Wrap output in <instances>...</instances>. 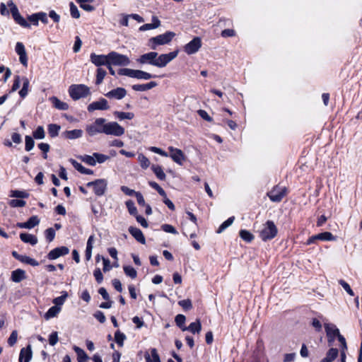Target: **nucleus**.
Returning <instances> with one entry per match:
<instances>
[{"mask_svg": "<svg viewBox=\"0 0 362 362\" xmlns=\"http://www.w3.org/2000/svg\"><path fill=\"white\" fill-rule=\"evenodd\" d=\"M138 158L142 168L146 169L147 168L149 167L150 161L147 157H146L143 154H139Z\"/></svg>", "mask_w": 362, "mask_h": 362, "instance_id": "54", "label": "nucleus"}, {"mask_svg": "<svg viewBox=\"0 0 362 362\" xmlns=\"http://www.w3.org/2000/svg\"><path fill=\"white\" fill-rule=\"evenodd\" d=\"M90 62L96 66H107L110 64L108 54H96L92 53L90 56Z\"/></svg>", "mask_w": 362, "mask_h": 362, "instance_id": "15", "label": "nucleus"}, {"mask_svg": "<svg viewBox=\"0 0 362 362\" xmlns=\"http://www.w3.org/2000/svg\"><path fill=\"white\" fill-rule=\"evenodd\" d=\"M40 223V219L37 216H33L24 223H18L17 227L20 228L31 229Z\"/></svg>", "mask_w": 362, "mask_h": 362, "instance_id": "21", "label": "nucleus"}, {"mask_svg": "<svg viewBox=\"0 0 362 362\" xmlns=\"http://www.w3.org/2000/svg\"><path fill=\"white\" fill-rule=\"evenodd\" d=\"M105 122V118H97L92 124L86 126L87 134L90 136L98 134H104Z\"/></svg>", "mask_w": 362, "mask_h": 362, "instance_id": "5", "label": "nucleus"}, {"mask_svg": "<svg viewBox=\"0 0 362 362\" xmlns=\"http://www.w3.org/2000/svg\"><path fill=\"white\" fill-rule=\"evenodd\" d=\"M93 156L96 160V163H103L109 159V156L99 153H94Z\"/></svg>", "mask_w": 362, "mask_h": 362, "instance_id": "58", "label": "nucleus"}, {"mask_svg": "<svg viewBox=\"0 0 362 362\" xmlns=\"http://www.w3.org/2000/svg\"><path fill=\"white\" fill-rule=\"evenodd\" d=\"M286 194L287 189L286 187L276 185L267 193V195L271 201L274 202H280Z\"/></svg>", "mask_w": 362, "mask_h": 362, "instance_id": "8", "label": "nucleus"}, {"mask_svg": "<svg viewBox=\"0 0 362 362\" xmlns=\"http://www.w3.org/2000/svg\"><path fill=\"white\" fill-rule=\"evenodd\" d=\"M48 133L52 138L56 137L59 134L61 129L60 126L56 124H50L48 125Z\"/></svg>", "mask_w": 362, "mask_h": 362, "instance_id": "39", "label": "nucleus"}, {"mask_svg": "<svg viewBox=\"0 0 362 362\" xmlns=\"http://www.w3.org/2000/svg\"><path fill=\"white\" fill-rule=\"evenodd\" d=\"M151 170L155 173V175H156L158 179H159L160 180H165L166 175H165V173L163 172L161 166L153 165L151 166Z\"/></svg>", "mask_w": 362, "mask_h": 362, "instance_id": "35", "label": "nucleus"}, {"mask_svg": "<svg viewBox=\"0 0 362 362\" xmlns=\"http://www.w3.org/2000/svg\"><path fill=\"white\" fill-rule=\"evenodd\" d=\"M202 47V40L199 37H194L184 47V51L187 54H193L199 51Z\"/></svg>", "mask_w": 362, "mask_h": 362, "instance_id": "11", "label": "nucleus"}, {"mask_svg": "<svg viewBox=\"0 0 362 362\" xmlns=\"http://www.w3.org/2000/svg\"><path fill=\"white\" fill-rule=\"evenodd\" d=\"M69 162L72 164L74 168L81 173L84 175L93 174V171L92 170L83 167L81 163L77 162L76 160L71 158L69 159Z\"/></svg>", "mask_w": 362, "mask_h": 362, "instance_id": "25", "label": "nucleus"}, {"mask_svg": "<svg viewBox=\"0 0 362 362\" xmlns=\"http://www.w3.org/2000/svg\"><path fill=\"white\" fill-rule=\"evenodd\" d=\"M107 182L105 179H98L87 184V187H93L94 193L97 196H102L107 189Z\"/></svg>", "mask_w": 362, "mask_h": 362, "instance_id": "10", "label": "nucleus"}, {"mask_svg": "<svg viewBox=\"0 0 362 362\" xmlns=\"http://www.w3.org/2000/svg\"><path fill=\"white\" fill-rule=\"evenodd\" d=\"M110 64L115 66H127L130 63L129 57L116 52H110L108 54Z\"/></svg>", "mask_w": 362, "mask_h": 362, "instance_id": "7", "label": "nucleus"}, {"mask_svg": "<svg viewBox=\"0 0 362 362\" xmlns=\"http://www.w3.org/2000/svg\"><path fill=\"white\" fill-rule=\"evenodd\" d=\"M25 150L26 151H31L34 146H35V141L30 136H25Z\"/></svg>", "mask_w": 362, "mask_h": 362, "instance_id": "50", "label": "nucleus"}, {"mask_svg": "<svg viewBox=\"0 0 362 362\" xmlns=\"http://www.w3.org/2000/svg\"><path fill=\"white\" fill-rule=\"evenodd\" d=\"M339 284L343 287V288L351 296H354L353 290L351 288L349 284L345 281L341 279L339 281Z\"/></svg>", "mask_w": 362, "mask_h": 362, "instance_id": "62", "label": "nucleus"}, {"mask_svg": "<svg viewBox=\"0 0 362 362\" xmlns=\"http://www.w3.org/2000/svg\"><path fill=\"white\" fill-rule=\"evenodd\" d=\"M175 36V33L171 31L165 32L163 34L158 35L156 37H151L149 42L151 43V47L156 49L158 45H163L168 44L173 38Z\"/></svg>", "mask_w": 362, "mask_h": 362, "instance_id": "4", "label": "nucleus"}, {"mask_svg": "<svg viewBox=\"0 0 362 362\" xmlns=\"http://www.w3.org/2000/svg\"><path fill=\"white\" fill-rule=\"evenodd\" d=\"M114 116L119 120L123 119H132L134 117V114L131 112H119L115 111L113 112Z\"/></svg>", "mask_w": 362, "mask_h": 362, "instance_id": "33", "label": "nucleus"}, {"mask_svg": "<svg viewBox=\"0 0 362 362\" xmlns=\"http://www.w3.org/2000/svg\"><path fill=\"white\" fill-rule=\"evenodd\" d=\"M109 109L108 102L103 98H100L98 100L90 103L87 107L88 111L90 112L95 110H107Z\"/></svg>", "mask_w": 362, "mask_h": 362, "instance_id": "12", "label": "nucleus"}, {"mask_svg": "<svg viewBox=\"0 0 362 362\" xmlns=\"http://www.w3.org/2000/svg\"><path fill=\"white\" fill-rule=\"evenodd\" d=\"M157 56V52H150L141 55L140 57L137 59V62L141 64H150L152 66H155V61L156 59Z\"/></svg>", "mask_w": 362, "mask_h": 362, "instance_id": "18", "label": "nucleus"}, {"mask_svg": "<svg viewBox=\"0 0 362 362\" xmlns=\"http://www.w3.org/2000/svg\"><path fill=\"white\" fill-rule=\"evenodd\" d=\"M127 90L122 87L114 88L105 93V96L109 99L120 100L127 95Z\"/></svg>", "mask_w": 362, "mask_h": 362, "instance_id": "14", "label": "nucleus"}, {"mask_svg": "<svg viewBox=\"0 0 362 362\" xmlns=\"http://www.w3.org/2000/svg\"><path fill=\"white\" fill-rule=\"evenodd\" d=\"M60 308L57 306L51 307L47 312L45 314V318L46 320H49L50 318L54 317L57 315V314L60 311Z\"/></svg>", "mask_w": 362, "mask_h": 362, "instance_id": "38", "label": "nucleus"}, {"mask_svg": "<svg viewBox=\"0 0 362 362\" xmlns=\"http://www.w3.org/2000/svg\"><path fill=\"white\" fill-rule=\"evenodd\" d=\"M33 136L35 139H42L45 136V132L43 127L38 126L37 129L33 132Z\"/></svg>", "mask_w": 362, "mask_h": 362, "instance_id": "45", "label": "nucleus"}, {"mask_svg": "<svg viewBox=\"0 0 362 362\" xmlns=\"http://www.w3.org/2000/svg\"><path fill=\"white\" fill-rule=\"evenodd\" d=\"M26 204V202L22 199H11L9 201V205L11 207H23Z\"/></svg>", "mask_w": 362, "mask_h": 362, "instance_id": "57", "label": "nucleus"}, {"mask_svg": "<svg viewBox=\"0 0 362 362\" xmlns=\"http://www.w3.org/2000/svg\"><path fill=\"white\" fill-rule=\"evenodd\" d=\"M20 238L23 242L29 243L31 245H35L37 243V237L30 233H21L20 234Z\"/></svg>", "mask_w": 362, "mask_h": 362, "instance_id": "28", "label": "nucleus"}, {"mask_svg": "<svg viewBox=\"0 0 362 362\" xmlns=\"http://www.w3.org/2000/svg\"><path fill=\"white\" fill-rule=\"evenodd\" d=\"M178 54V51H173L168 54H162L156 57L155 61V66L163 68L165 67L169 62L174 59Z\"/></svg>", "mask_w": 362, "mask_h": 362, "instance_id": "9", "label": "nucleus"}, {"mask_svg": "<svg viewBox=\"0 0 362 362\" xmlns=\"http://www.w3.org/2000/svg\"><path fill=\"white\" fill-rule=\"evenodd\" d=\"M107 72L103 68H98L97 69L95 84L100 85L103 83L104 78L105 77Z\"/></svg>", "mask_w": 362, "mask_h": 362, "instance_id": "44", "label": "nucleus"}, {"mask_svg": "<svg viewBox=\"0 0 362 362\" xmlns=\"http://www.w3.org/2000/svg\"><path fill=\"white\" fill-rule=\"evenodd\" d=\"M33 356L31 346L28 345L25 348L21 349L19 354L18 362H30Z\"/></svg>", "mask_w": 362, "mask_h": 362, "instance_id": "22", "label": "nucleus"}, {"mask_svg": "<svg viewBox=\"0 0 362 362\" xmlns=\"http://www.w3.org/2000/svg\"><path fill=\"white\" fill-rule=\"evenodd\" d=\"M259 238L264 242L274 238L277 233L278 229L275 223L272 221H267L262 225L261 229L258 230Z\"/></svg>", "mask_w": 362, "mask_h": 362, "instance_id": "1", "label": "nucleus"}, {"mask_svg": "<svg viewBox=\"0 0 362 362\" xmlns=\"http://www.w3.org/2000/svg\"><path fill=\"white\" fill-rule=\"evenodd\" d=\"M149 185L156 189L161 197H165V192L164 189L156 182L151 181L148 182Z\"/></svg>", "mask_w": 362, "mask_h": 362, "instance_id": "55", "label": "nucleus"}, {"mask_svg": "<svg viewBox=\"0 0 362 362\" xmlns=\"http://www.w3.org/2000/svg\"><path fill=\"white\" fill-rule=\"evenodd\" d=\"M325 332L328 338V343L331 344L339 334V329L332 324H325Z\"/></svg>", "mask_w": 362, "mask_h": 362, "instance_id": "16", "label": "nucleus"}, {"mask_svg": "<svg viewBox=\"0 0 362 362\" xmlns=\"http://www.w3.org/2000/svg\"><path fill=\"white\" fill-rule=\"evenodd\" d=\"M15 50L19 56L20 62L26 67L28 66V57L24 45L21 42H18L16 45Z\"/></svg>", "mask_w": 362, "mask_h": 362, "instance_id": "19", "label": "nucleus"}, {"mask_svg": "<svg viewBox=\"0 0 362 362\" xmlns=\"http://www.w3.org/2000/svg\"><path fill=\"white\" fill-rule=\"evenodd\" d=\"M68 297V293L66 291H62V296H59V297H57L55 298H54L53 300V303L55 305V306L57 307H59L61 305H62L66 299Z\"/></svg>", "mask_w": 362, "mask_h": 362, "instance_id": "41", "label": "nucleus"}, {"mask_svg": "<svg viewBox=\"0 0 362 362\" xmlns=\"http://www.w3.org/2000/svg\"><path fill=\"white\" fill-rule=\"evenodd\" d=\"M120 76H127L137 79L148 80L155 78L156 76L141 70H134L128 68H122L118 70Z\"/></svg>", "mask_w": 362, "mask_h": 362, "instance_id": "2", "label": "nucleus"}, {"mask_svg": "<svg viewBox=\"0 0 362 362\" xmlns=\"http://www.w3.org/2000/svg\"><path fill=\"white\" fill-rule=\"evenodd\" d=\"M178 304L185 310H190L192 308V301L189 299L180 300Z\"/></svg>", "mask_w": 362, "mask_h": 362, "instance_id": "59", "label": "nucleus"}, {"mask_svg": "<svg viewBox=\"0 0 362 362\" xmlns=\"http://www.w3.org/2000/svg\"><path fill=\"white\" fill-rule=\"evenodd\" d=\"M26 279L25 272L21 269H17L11 272V280L15 283H20Z\"/></svg>", "mask_w": 362, "mask_h": 362, "instance_id": "24", "label": "nucleus"}, {"mask_svg": "<svg viewBox=\"0 0 362 362\" xmlns=\"http://www.w3.org/2000/svg\"><path fill=\"white\" fill-rule=\"evenodd\" d=\"M19 261L22 263L30 264L33 267H36V266L39 265V262L37 260H35V259H33L28 256H26V255H21V257Z\"/></svg>", "mask_w": 362, "mask_h": 362, "instance_id": "43", "label": "nucleus"}, {"mask_svg": "<svg viewBox=\"0 0 362 362\" xmlns=\"http://www.w3.org/2000/svg\"><path fill=\"white\" fill-rule=\"evenodd\" d=\"M82 161L85 162L89 165L94 166L96 165V160L93 156L85 155L81 157Z\"/></svg>", "mask_w": 362, "mask_h": 362, "instance_id": "56", "label": "nucleus"}, {"mask_svg": "<svg viewBox=\"0 0 362 362\" xmlns=\"http://www.w3.org/2000/svg\"><path fill=\"white\" fill-rule=\"evenodd\" d=\"M185 320H186V317L185 315H182V314H178L177 315H176L175 318V323L176 325L182 330V328H185L186 327L185 326Z\"/></svg>", "mask_w": 362, "mask_h": 362, "instance_id": "52", "label": "nucleus"}, {"mask_svg": "<svg viewBox=\"0 0 362 362\" xmlns=\"http://www.w3.org/2000/svg\"><path fill=\"white\" fill-rule=\"evenodd\" d=\"M73 349L77 355L78 362L88 361L89 357L82 349L76 346H74Z\"/></svg>", "mask_w": 362, "mask_h": 362, "instance_id": "30", "label": "nucleus"}, {"mask_svg": "<svg viewBox=\"0 0 362 362\" xmlns=\"http://www.w3.org/2000/svg\"><path fill=\"white\" fill-rule=\"evenodd\" d=\"M93 240V235H90L88 239L86 249L85 252V257L86 260H90L91 259Z\"/></svg>", "mask_w": 362, "mask_h": 362, "instance_id": "34", "label": "nucleus"}, {"mask_svg": "<svg viewBox=\"0 0 362 362\" xmlns=\"http://www.w3.org/2000/svg\"><path fill=\"white\" fill-rule=\"evenodd\" d=\"M129 232L139 243L145 244V238L142 231L139 228L130 226L129 228Z\"/></svg>", "mask_w": 362, "mask_h": 362, "instance_id": "23", "label": "nucleus"}, {"mask_svg": "<svg viewBox=\"0 0 362 362\" xmlns=\"http://www.w3.org/2000/svg\"><path fill=\"white\" fill-rule=\"evenodd\" d=\"M7 6L10 8V12L13 16V20L16 19L19 17V16H21L18 7L12 0L7 1Z\"/></svg>", "mask_w": 362, "mask_h": 362, "instance_id": "37", "label": "nucleus"}, {"mask_svg": "<svg viewBox=\"0 0 362 362\" xmlns=\"http://www.w3.org/2000/svg\"><path fill=\"white\" fill-rule=\"evenodd\" d=\"M235 217L231 216L228 218L226 221H225L218 228L217 233H222L226 228H227L228 226H230L234 221Z\"/></svg>", "mask_w": 362, "mask_h": 362, "instance_id": "47", "label": "nucleus"}, {"mask_svg": "<svg viewBox=\"0 0 362 362\" xmlns=\"http://www.w3.org/2000/svg\"><path fill=\"white\" fill-rule=\"evenodd\" d=\"M78 4H79L80 7L86 11H93L94 10V6L86 4L87 2H93V0H76Z\"/></svg>", "mask_w": 362, "mask_h": 362, "instance_id": "42", "label": "nucleus"}, {"mask_svg": "<svg viewBox=\"0 0 362 362\" xmlns=\"http://www.w3.org/2000/svg\"><path fill=\"white\" fill-rule=\"evenodd\" d=\"M126 339V336L124 333H122L120 331L117 330L115 333V340L116 343L119 346H122L124 344V341Z\"/></svg>", "mask_w": 362, "mask_h": 362, "instance_id": "49", "label": "nucleus"}, {"mask_svg": "<svg viewBox=\"0 0 362 362\" xmlns=\"http://www.w3.org/2000/svg\"><path fill=\"white\" fill-rule=\"evenodd\" d=\"M71 98L77 100L90 94V88L84 84L71 85L69 88Z\"/></svg>", "mask_w": 362, "mask_h": 362, "instance_id": "3", "label": "nucleus"}, {"mask_svg": "<svg viewBox=\"0 0 362 362\" xmlns=\"http://www.w3.org/2000/svg\"><path fill=\"white\" fill-rule=\"evenodd\" d=\"M7 6L10 8V12L13 16V20L16 19L19 17V16H21L18 7L12 0L7 1Z\"/></svg>", "mask_w": 362, "mask_h": 362, "instance_id": "36", "label": "nucleus"}, {"mask_svg": "<svg viewBox=\"0 0 362 362\" xmlns=\"http://www.w3.org/2000/svg\"><path fill=\"white\" fill-rule=\"evenodd\" d=\"M156 81H151L146 84H135L132 86V89L135 91H146L157 86Z\"/></svg>", "mask_w": 362, "mask_h": 362, "instance_id": "27", "label": "nucleus"}, {"mask_svg": "<svg viewBox=\"0 0 362 362\" xmlns=\"http://www.w3.org/2000/svg\"><path fill=\"white\" fill-rule=\"evenodd\" d=\"M202 329V325L199 320L192 322L188 327L182 328V331H189L192 334L199 333Z\"/></svg>", "mask_w": 362, "mask_h": 362, "instance_id": "29", "label": "nucleus"}, {"mask_svg": "<svg viewBox=\"0 0 362 362\" xmlns=\"http://www.w3.org/2000/svg\"><path fill=\"white\" fill-rule=\"evenodd\" d=\"M69 7H70V13H71V17L74 18H80V12L78 11L77 6L73 2H70Z\"/></svg>", "mask_w": 362, "mask_h": 362, "instance_id": "53", "label": "nucleus"}, {"mask_svg": "<svg viewBox=\"0 0 362 362\" xmlns=\"http://www.w3.org/2000/svg\"><path fill=\"white\" fill-rule=\"evenodd\" d=\"M168 150L170 151V157L176 163L182 165L184 161L186 160V157L182 150L169 146Z\"/></svg>", "mask_w": 362, "mask_h": 362, "instance_id": "13", "label": "nucleus"}, {"mask_svg": "<svg viewBox=\"0 0 362 362\" xmlns=\"http://www.w3.org/2000/svg\"><path fill=\"white\" fill-rule=\"evenodd\" d=\"M240 237L245 241L250 243L255 238V236L247 230H240L239 232Z\"/></svg>", "mask_w": 362, "mask_h": 362, "instance_id": "40", "label": "nucleus"}, {"mask_svg": "<svg viewBox=\"0 0 362 362\" xmlns=\"http://www.w3.org/2000/svg\"><path fill=\"white\" fill-rule=\"evenodd\" d=\"M125 274L132 279H135L137 276V272L134 268L131 266H124L123 267Z\"/></svg>", "mask_w": 362, "mask_h": 362, "instance_id": "51", "label": "nucleus"}, {"mask_svg": "<svg viewBox=\"0 0 362 362\" xmlns=\"http://www.w3.org/2000/svg\"><path fill=\"white\" fill-rule=\"evenodd\" d=\"M45 237L48 242H52L55 237V231L52 228H47L45 232Z\"/></svg>", "mask_w": 362, "mask_h": 362, "instance_id": "64", "label": "nucleus"}, {"mask_svg": "<svg viewBox=\"0 0 362 362\" xmlns=\"http://www.w3.org/2000/svg\"><path fill=\"white\" fill-rule=\"evenodd\" d=\"M124 129L116 122H106L105 124L104 134L120 136L124 134Z\"/></svg>", "mask_w": 362, "mask_h": 362, "instance_id": "6", "label": "nucleus"}, {"mask_svg": "<svg viewBox=\"0 0 362 362\" xmlns=\"http://www.w3.org/2000/svg\"><path fill=\"white\" fill-rule=\"evenodd\" d=\"M11 196L12 197H16V198H27V197H28V194L24 191L13 190V191H11Z\"/></svg>", "mask_w": 362, "mask_h": 362, "instance_id": "63", "label": "nucleus"}, {"mask_svg": "<svg viewBox=\"0 0 362 362\" xmlns=\"http://www.w3.org/2000/svg\"><path fill=\"white\" fill-rule=\"evenodd\" d=\"M125 204L129 213L131 215L136 216L137 215V209L135 206L134 202L132 200H128L125 202Z\"/></svg>", "mask_w": 362, "mask_h": 362, "instance_id": "48", "label": "nucleus"}, {"mask_svg": "<svg viewBox=\"0 0 362 362\" xmlns=\"http://www.w3.org/2000/svg\"><path fill=\"white\" fill-rule=\"evenodd\" d=\"M50 100L52 101L53 106L58 110H66L69 108L67 103L61 101L57 97H52Z\"/></svg>", "mask_w": 362, "mask_h": 362, "instance_id": "31", "label": "nucleus"}, {"mask_svg": "<svg viewBox=\"0 0 362 362\" xmlns=\"http://www.w3.org/2000/svg\"><path fill=\"white\" fill-rule=\"evenodd\" d=\"M317 240H334L335 237L330 232H324L309 238L306 242L307 245H311L315 243Z\"/></svg>", "mask_w": 362, "mask_h": 362, "instance_id": "17", "label": "nucleus"}, {"mask_svg": "<svg viewBox=\"0 0 362 362\" xmlns=\"http://www.w3.org/2000/svg\"><path fill=\"white\" fill-rule=\"evenodd\" d=\"M62 135L68 139H76L83 136V131L81 129L67 130L64 132Z\"/></svg>", "mask_w": 362, "mask_h": 362, "instance_id": "26", "label": "nucleus"}, {"mask_svg": "<svg viewBox=\"0 0 362 362\" xmlns=\"http://www.w3.org/2000/svg\"><path fill=\"white\" fill-rule=\"evenodd\" d=\"M339 351L336 348H331L327 353L326 357L323 358L320 362H332L338 356Z\"/></svg>", "mask_w": 362, "mask_h": 362, "instance_id": "32", "label": "nucleus"}, {"mask_svg": "<svg viewBox=\"0 0 362 362\" xmlns=\"http://www.w3.org/2000/svg\"><path fill=\"white\" fill-rule=\"evenodd\" d=\"M69 252L67 247L62 246L52 250L47 255V258L50 260L56 259L59 257L64 256Z\"/></svg>", "mask_w": 362, "mask_h": 362, "instance_id": "20", "label": "nucleus"}, {"mask_svg": "<svg viewBox=\"0 0 362 362\" xmlns=\"http://www.w3.org/2000/svg\"><path fill=\"white\" fill-rule=\"evenodd\" d=\"M161 228L163 231H165L166 233H172L174 235H176L178 233V232L175 228V227H173V226H171L170 224H163L161 226Z\"/></svg>", "mask_w": 362, "mask_h": 362, "instance_id": "60", "label": "nucleus"}, {"mask_svg": "<svg viewBox=\"0 0 362 362\" xmlns=\"http://www.w3.org/2000/svg\"><path fill=\"white\" fill-rule=\"evenodd\" d=\"M18 332L16 330H13L10 337L8 339V344L10 346H13L17 341Z\"/></svg>", "mask_w": 362, "mask_h": 362, "instance_id": "61", "label": "nucleus"}, {"mask_svg": "<svg viewBox=\"0 0 362 362\" xmlns=\"http://www.w3.org/2000/svg\"><path fill=\"white\" fill-rule=\"evenodd\" d=\"M29 81L28 78H23V87L19 91V95L22 98H24L28 93Z\"/></svg>", "mask_w": 362, "mask_h": 362, "instance_id": "46", "label": "nucleus"}]
</instances>
